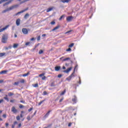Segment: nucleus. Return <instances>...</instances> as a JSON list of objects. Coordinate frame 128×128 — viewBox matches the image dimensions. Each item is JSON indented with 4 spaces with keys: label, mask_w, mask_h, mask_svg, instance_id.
<instances>
[{
    "label": "nucleus",
    "mask_w": 128,
    "mask_h": 128,
    "mask_svg": "<svg viewBox=\"0 0 128 128\" xmlns=\"http://www.w3.org/2000/svg\"><path fill=\"white\" fill-rule=\"evenodd\" d=\"M8 34H4L2 36V42H3V44H6V40H8Z\"/></svg>",
    "instance_id": "1"
},
{
    "label": "nucleus",
    "mask_w": 128,
    "mask_h": 128,
    "mask_svg": "<svg viewBox=\"0 0 128 128\" xmlns=\"http://www.w3.org/2000/svg\"><path fill=\"white\" fill-rule=\"evenodd\" d=\"M76 66L75 68H74V71L72 74L66 78V80H72V76H74V70H76Z\"/></svg>",
    "instance_id": "2"
},
{
    "label": "nucleus",
    "mask_w": 128,
    "mask_h": 128,
    "mask_svg": "<svg viewBox=\"0 0 128 128\" xmlns=\"http://www.w3.org/2000/svg\"><path fill=\"white\" fill-rule=\"evenodd\" d=\"M28 10V8H26L24 10H22V11H20L18 12H17L16 14H15V16H18L20 14H22V12H26V10Z\"/></svg>",
    "instance_id": "3"
},
{
    "label": "nucleus",
    "mask_w": 128,
    "mask_h": 128,
    "mask_svg": "<svg viewBox=\"0 0 128 128\" xmlns=\"http://www.w3.org/2000/svg\"><path fill=\"white\" fill-rule=\"evenodd\" d=\"M72 69V67H70L68 68L66 70H63V72H65L66 74H68Z\"/></svg>",
    "instance_id": "4"
},
{
    "label": "nucleus",
    "mask_w": 128,
    "mask_h": 128,
    "mask_svg": "<svg viewBox=\"0 0 128 128\" xmlns=\"http://www.w3.org/2000/svg\"><path fill=\"white\" fill-rule=\"evenodd\" d=\"M22 32H23L24 34H28V31L27 28H23L22 29Z\"/></svg>",
    "instance_id": "5"
},
{
    "label": "nucleus",
    "mask_w": 128,
    "mask_h": 128,
    "mask_svg": "<svg viewBox=\"0 0 128 128\" xmlns=\"http://www.w3.org/2000/svg\"><path fill=\"white\" fill-rule=\"evenodd\" d=\"M74 19V16H68L66 18L67 22H71Z\"/></svg>",
    "instance_id": "6"
},
{
    "label": "nucleus",
    "mask_w": 128,
    "mask_h": 128,
    "mask_svg": "<svg viewBox=\"0 0 128 128\" xmlns=\"http://www.w3.org/2000/svg\"><path fill=\"white\" fill-rule=\"evenodd\" d=\"M11 110H12V112H14V114H16V112H18V110L16 109L15 106H12V108Z\"/></svg>",
    "instance_id": "7"
},
{
    "label": "nucleus",
    "mask_w": 128,
    "mask_h": 128,
    "mask_svg": "<svg viewBox=\"0 0 128 128\" xmlns=\"http://www.w3.org/2000/svg\"><path fill=\"white\" fill-rule=\"evenodd\" d=\"M8 26H10V25H7L4 28L0 29V32H2L6 30H7Z\"/></svg>",
    "instance_id": "8"
},
{
    "label": "nucleus",
    "mask_w": 128,
    "mask_h": 128,
    "mask_svg": "<svg viewBox=\"0 0 128 128\" xmlns=\"http://www.w3.org/2000/svg\"><path fill=\"white\" fill-rule=\"evenodd\" d=\"M18 6V5H14L12 6H10L9 8H8V10L10 12V10H14V8H16Z\"/></svg>",
    "instance_id": "9"
},
{
    "label": "nucleus",
    "mask_w": 128,
    "mask_h": 128,
    "mask_svg": "<svg viewBox=\"0 0 128 128\" xmlns=\"http://www.w3.org/2000/svg\"><path fill=\"white\" fill-rule=\"evenodd\" d=\"M14 0H10L8 2H6L3 4V6H8V4H10L12 2H13Z\"/></svg>",
    "instance_id": "10"
},
{
    "label": "nucleus",
    "mask_w": 128,
    "mask_h": 128,
    "mask_svg": "<svg viewBox=\"0 0 128 128\" xmlns=\"http://www.w3.org/2000/svg\"><path fill=\"white\" fill-rule=\"evenodd\" d=\"M76 96H74V98L72 99V102H74V104H76Z\"/></svg>",
    "instance_id": "11"
},
{
    "label": "nucleus",
    "mask_w": 128,
    "mask_h": 128,
    "mask_svg": "<svg viewBox=\"0 0 128 128\" xmlns=\"http://www.w3.org/2000/svg\"><path fill=\"white\" fill-rule=\"evenodd\" d=\"M20 19L18 18L16 20V24L18 26H20Z\"/></svg>",
    "instance_id": "12"
},
{
    "label": "nucleus",
    "mask_w": 128,
    "mask_h": 128,
    "mask_svg": "<svg viewBox=\"0 0 128 128\" xmlns=\"http://www.w3.org/2000/svg\"><path fill=\"white\" fill-rule=\"evenodd\" d=\"M71 0H60V2H63V4H66V2L67 4L68 2H70Z\"/></svg>",
    "instance_id": "13"
},
{
    "label": "nucleus",
    "mask_w": 128,
    "mask_h": 128,
    "mask_svg": "<svg viewBox=\"0 0 128 128\" xmlns=\"http://www.w3.org/2000/svg\"><path fill=\"white\" fill-rule=\"evenodd\" d=\"M56 72H58L60 70V66H56L54 68Z\"/></svg>",
    "instance_id": "14"
},
{
    "label": "nucleus",
    "mask_w": 128,
    "mask_h": 128,
    "mask_svg": "<svg viewBox=\"0 0 128 128\" xmlns=\"http://www.w3.org/2000/svg\"><path fill=\"white\" fill-rule=\"evenodd\" d=\"M6 72H8V70H2L0 72V74H6Z\"/></svg>",
    "instance_id": "15"
},
{
    "label": "nucleus",
    "mask_w": 128,
    "mask_h": 128,
    "mask_svg": "<svg viewBox=\"0 0 128 128\" xmlns=\"http://www.w3.org/2000/svg\"><path fill=\"white\" fill-rule=\"evenodd\" d=\"M50 112H52V110H49L46 114L44 116V118H48V116H50Z\"/></svg>",
    "instance_id": "16"
},
{
    "label": "nucleus",
    "mask_w": 128,
    "mask_h": 128,
    "mask_svg": "<svg viewBox=\"0 0 128 128\" xmlns=\"http://www.w3.org/2000/svg\"><path fill=\"white\" fill-rule=\"evenodd\" d=\"M58 28H60V25H58V26H56L55 28H54L52 30L54 32V30H58Z\"/></svg>",
    "instance_id": "17"
},
{
    "label": "nucleus",
    "mask_w": 128,
    "mask_h": 128,
    "mask_svg": "<svg viewBox=\"0 0 128 128\" xmlns=\"http://www.w3.org/2000/svg\"><path fill=\"white\" fill-rule=\"evenodd\" d=\"M6 56V53H0V58H2V56Z\"/></svg>",
    "instance_id": "18"
},
{
    "label": "nucleus",
    "mask_w": 128,
    "mask_h": 128,
    "mask_svg": "<svg viewBox=\"0 0 128 128\" xmlns=\"http://www.w3.org/2000/svg\"><path fill=\"white\" fill-rule=\"evenodd\" d=\"M10 12V10H8V8L7 9H6L5 10H3L2 12V14H5V12Z\"/></svg>",
    "instance_id": "19"
},
{
    "label": "nucleus",
    "mask_w": 128,
    "mask_h": 128,
    "mask_svg": "<svg viewBox=\"0 0 128 128\" xmlns=\"http://www.w3.org/2000/svg\"><path fill=\"white\" fill-rule=\"evenodd\" d=\"M28 16H30V14H26L24 16V18L27 19Z\"/></svg>",
    "instance_id": "20"
},
{
    "label": "nucleus",
    "mask_w": 128,
    "mask_h": 128,
    "mask_svg": "<svg viewBox=\"0 0 128 128\" xmlns=\"http://www.w3.org/2000/svg\"><path fill=\"white\" fill-rule=\"evenodd\" d=\"M52 10V8H48L47 10H46V12H50Z\"/></svg>",
    "instance_id": "21"
},
{
    "label": "nucleus",
    "mask_w": 128,
    "mask_h": 128,
    "mask_svg": "<svg viewBox=\"0 0 128 128\" xmlns=\"http://www.w3.org/2000/svg\"><path fill=\"white\" fill-rule=\"evenodd\" d=\"M32 86H34V88H38V84H32Z\"/></svg>",
    "instance_id": "22"
},
{
    "label": "nucleus",
    "mask_w": 128,
    "mask_h": 128,
    "mask_svg": "<svg viewBox=\"0 0 128 128\" xmlns=\"http://www.w3.org/2000/svg\"><path fill=\"white\" fill-rule=\"evenodd\" d=\"M8 0H1L0 1V4H2V2H8Z\"/></svg>",
    "instance_id": "23"
},
{
    "label": "nucleus",
    "mask_w": 128,
    "mask_h": 128,
    "mask_svg": "<svg viewBox=\"0 0 128 128\" xmlns=\"http://www.w3.org/2000/svg\"><path fill=\"white\" fill-rule=\"evenodd\" d=\"M66 90H64L60 94V96H64V94H66Z\"/></svg>",
    "instance_id": "24"
},
{
    "label": "nucleus",
    "mask_w": 128,
    "mask_h": 128,
    "mask_svg": "<svg viewBox=\"0 0 128 128\" xmlns=\"http://www.w3.org/2000/svg\"><path fill=\"white\" fill-rule=\"evenodd\" d=\"M4 100H6L7 102H9L8 98V95H6V97H4Z\"/></svg>",
    "instance_id": "25"
},
{
    "label": "nucleus",
    "mask_w": 128,
    "mask_h": 128,
    "mask_svg": "<svg viewBox=\"0 0 128 128\" xmlns=\"http://www.w3.org/2000/svg\"><path fill=\"white\" fill-rule=\"evenodd\" d=\"M28 74H30V72H28L27 74H24L22 75V76H28Z\"/></svg>",
    "instance_id": "26"
},
{
    "label": "nucleus",
    "mask_w": 128,
    "mask_h": 128,
    "mask_svg": "<svg viewBox=\"0 0 128 128\" xmlns=\"http://www.w3.org/2000/svg\"><path fill=\"white\" fill-rule=\"evenodd\" d=\"M74 46V44L72 43L70 44V45L68 46V47H69V48H72V46Z\"/></svg>",
    "instance_id": "27"
},
{
    "label": "nucleus",
    "mask_w": 128,
    "mask_h": 128,
    "mask_svg": "<svg viewBox=\"0 0 128 128\" xmlns=\"http://www.w3.org/2000/svg\"><path fill=\"white\" fill-rule=\"evenodd\" d=\"M45 100H43L40 102L38 103V106H40V104H42V102H45Z\"/></svg>",
    "instance_id": "28"
},
{
    "label": "nucleus",
    "mask_w": 128,
    "mask_h": 128,
    "mask_svg": "<svg viewBox=\"0 0 128 128\" xmlns=\"http://www.w3.org/2000/svg\"><path fill=\"white\" fill-rule=\"evenodd\" d=\"M50 86H56V85L54 84V82H52L50 84Z\"/></svg>",
    "instance_id": "29"
},
{
    "label": "nucleus",
    "mask_w": 128,
    "mask_h": 128,
    "mask_svg": "<svg viewBox=\"0 0 128 128\" xmlns=\"http://www.w3.org/2000/svg\"><path fill=\"white\" fill-rule=\"evenodd\" d=\"M18 44H14L13 46V48H18Z\"/></svg>",
    "instance_id": "30"
},
{
    "label": "nucleus",
    "mask_w": 128,
    "mask_h": 128,
    "mask_svg": "<svg viewBox=\"0 0 128 128\" xmlns=\"http://www.w3.org/2000/svg\"><path fill=\"white\" fill-rule=\"evenodd\" d=\"M20 82L21 84H24V80L22 79L20 82Z\"/></svg>",
    "instance_id": "31"
},
{
    "label": "nucleus",
    "mask_w": 128,
    "mask_h": 128,
    "mask_svg": "<svg viewBox=\"0 0 128 128\" xmlns=\"http://www.w3.org/2000/svg\"><path fill=\"white\" fill-rule=\"evenodd\" d=\"M20 84V82H15L14 83V86H18V84Z\"/></svg>",
    "instance_id": "32"
},
{
    "label": "nucleus",
    "mask_w": 128,
    "mask_h": 128,
    "mask_svg": "<svg viewBox=\"0 0 128 128\" xmlns=\"http://www.w3.org/2000/svg\"><path fill=\"white\" fill-rule=\"evenodd\" d=\"M44 74H45L44 73H42V74H40L39 75V76H40V78H42V76H44Z\"/></svg>",
    "instance_id": "33"
},
{
    "label": "nucleus",
    "mask_w": 128,
    "mask_h": 128,
    "mask_svg": "<svg viewBox=\"0 0 128 128\" xmlns=\"http://www.w3.org/2000/svg\"><path fill=\"white\" fill-rule=\"evenodd\" d=\"M70 60V58H67L63 60V62H66V60Z\"/></svg>",
    "instance_id": "34"
},
{
    "label": "nucleus",
    "mask_w": 128,
    "mask_h": 128,
    "mask_svg": "<svg viewBox=\"0 0 128 128\" xmlns=\"http://www.w3.org/2000/svg\"><path fill=\"white\" fill-rule=\"evenodd\" d=\"M28 0H24L20 4H24V2H28Z\"/></svg>",
    "instance_id": "35"
},
{
    "label": "nucleus",
    "mask_w": 128,
    "mask_h": 128,
    "mask_svg": "<svg viewBox=\"0 0 128 128\" xmlns=\"http://www.w3.org/2000/svg\"><path fill=\"white\" fill-rule=\"evenodd\" d=\"M8 96H14V94L12 93V92H9L8 94Z\"/></svg>",
    "instance_id": "36"
},
{
    "label": "nucleus",
    "mask_w": 128,
    "mask_h": 128,
    "mask_svg": "<svg viewBox=\"0 0 128 128\" xmlns=\"http://www.w3.org/2000/svg\"><path fill=\"white\" fill-rule=\"evenodd\" d=\"M44 53V51L42 50H40L38 52L39 54H42Z\"/></svg>",
    "instance_id": "37"
},
{
    "label": "nucleus",
    "mask_w": 128,
    "mask_h": 128,
    "mask_svg": "<svg viewBox=\"0 0 128 128\" xmlns=\"http://www.w3.org/2000/svg\"><path fill=\"white\" fill-rule=\"evenodd\" d=\"M64 18V15H62L60 18H59L60 20H62V18Z\"/></svg>",
    "instance_id": "38"
},
{
    "label": "nucleus",
    "mask_w": 128,
    "mask_h": 128,
    "mask_svg": "<svg viewBox=\"0 0 128 128\" xmlns=\"http://www.w3.org/2000/svg\"><path fill=\"white\" fill-rule=\"evenodd\" d=\"M27 120H32V118H30V116H27Z\"/></svg>",
    "instance_id": "39"
},
{
    "label": "nucleus",
    "mask_w": 128,
    "mask_h": 128,
    "mask_svg": "<svg viewBox=\"0 0 128 128\" xmlns=\"http://www.w3.org/2000/svg\"><path fill=\"white\" fill-rule=\"evenodd\" d=\"M56 24V22L52 21L50 22V24L54 25Z\"/></svg>",
    "instance_id": "40"
},
{
    "label": "nucleus",
    "mask_w": 128,
    "mask_h": 128,
    "mask_svg": "<svg viewBox=\"0 0 128 128\" xmlns=\"http://www.w3.org/2000/svg\"><path fill=\"white\" fill-rule=\"evenodd\" d=\"M32 110V108H30V109L28 110V112H30Z\"/></svg>",
    "instance_id": "41"
},
{
    "label": "nucleus",
    "mask_w": 128,
    "mask_h": 128,
    "mask_svg": "<svg viewBox=\"0 0 128 128\" xmlns=\"http://www.w3.org/2000/svg\"><path fill=\"white\" fill-rule=\"evenodd\" d=\"M43 94L44 96H46L48 94V93L44 91L43 92Z\"/></svg>",
    "instance_id": "42"
},
{
    "label": "nucleus",
    "mask_w": 128,
    "mask_h": 128,
    "mask_svg": "<svg viewBox=\"0 0 128 128\" xmlns=\"http://www.w3.org/2000/svg\"><path fill=\"white\" fill-rule=\"evenodd\" d=\"M2 117L4 118H6V114H4L2 115Z\"/></svg>",
    "instance_id": "43"
},
{
    "label": "nucleus",
    "mask_w": 128,
    "mask_h": 128,
    "mask_svg": "<svg viewBox=\"0 0 128 128\" xmlns=\"http://www.w3.org/2000/svg\"><path fill=\"white\" fill-rule=\"evenodd\" d=\"M62 76V75L61 74H60L58 76V78H60Z\"/></svg>",
    "instance_id": "44"
},
{
    "label": "nucleus",
    "mask_w": 128,
    "mask_h": 128,
    "mask_svg": "<svg viewBox=\"0 0 128 128\" xmlns=\"http://www.w3.org/2000/svg\"><path fill=\"white\" fill-rule=\"evenodd\" d=\"M17 120H20V116H17L16 118Z\"/></svg>",
    "instance_id": "45"
},
{
    "label": "nucleus",
    "mask_w": 128,
    "mask_h": 128,
    "mask_svg": "<svg viewBox=\"0 0 128 128\" xmlns=\"http://www.w3.org/2000/svg\"><path fill=\"white\" fill-rule=\"evenodd\" d=\"M66 52H71L72 51V49L70 48H68V49H67L66 50Z\"/></svg>",
    "instance_id": "46"
},
{
    "label": "nucleus",
    "mask_w": 128,
    "mask_h": 128,
    "mask_svg": "<svg viewBox=\"0 0 128 128\" xmlns=\"http://www.w3.org/2000/svg\"><path fill=\"white\" fill-rule=\"evenodd\" d=\"M79 84H82V81L80 80V77H79Z\"/></svg>",
    "instance_id": "47"
},
{
    "label": "nucleus",
    "mask_w": 128,
    "mask_h": 128,
    "mask_svg": "<svg viewBox=\"0 0 128 128\" xmlns=\"http://www.w3.org/2000/svg\"><path fill=\"white\" fill-rule=\"evenodd\" d=\"M72 32V30H70L67 32H66V34H70V32Z\"/></svg>",
    "instance_id": "48"
},
{
    "label": "nucleus",
    "mask_w": 128,
    "mask_h": 128,
    "mask_svg": "<svg viewBox=\"0 0 128 128\" xmlns=\"http://www.w3.org/2000/svg\"><path fill=\"white\" fill-rule=\"evenodd\" d=\"M37 40H40V36H38L37 38Z\"/></svg>",
    "instance_id": "49"
},
{
    "label": "nucleus",
    "mask_w": 128,
    "mask_h": 128,
    "mask_svg": "<svg viewBox=\"0 0 128 128\" xmlns=\"http://www.w3.org/2000/svg\"><path fill=\"white\" fill-rule=\"evenodd\" d=\"M63 100H64V98H61V99L60 100L59 102H62Z\"/></svg>",
    "instance_id": "50"
},
{
    "label": "nucleus",
    "mask_w": 128,
    "mask_h": 128,
    "mask_svg": "<svg viewBox=\"0 0 128 128\" xmlns=\"http://www.w3.org/2000/svg\"><path fill=\"white\" fill-rule=\"evenodd\" d=\"M30 44V42H27L26 43V46H28Z\"/></svg>",
    "instance_id": "51"
},
{
    "label": "nucleus",
    "mask_w": 128,
    "mask_h": 128,
    "mask_svg": "<svg viewBox=\"0 0 128 128\" xmlns=\"http://www.w3.org/2000/svg\"><path fill=\"white\" fill-rule=\"evenodd\" d=\"M24 106L23 105H22V104H20V106H19V107H20V108H24Z\"/></svg>",
    "instance_id": "52"
},
{
    "label": "nucleus",
    "mask_w": 128,
    "mask_h": 128,
    "mask_svg": "<svg viewBox=\"0 0 128 128\" xmlns=\"http://www.w3.org/2000/svg\"><path fill=\"white\" fill-rule=\"evenodd\" d=\"M46 80V76H44L43 77H42V80Z\"/></svg>",
    "instance_id": "53"
},
{
    "label": "nucleus",
    "mask_w": 128,
    "mask_h": 128,
    "mask_svg": "<svg viewBox=\"0 0 128 128\" xmlns=\"http://www.w3.org/2000/svg\"><path fill=\"white\" fill-rule=\"evenodd\" d=\"M2 102H4V100L3 99H1L0 100V104H2Z\"/></svg>",
    "instance_id": "54"
},
{
    "label": "nucleus",
    "mask_w": 128,
    "mask_h": 128,
    "mask_svg": "<svg viewBox=\"0 0 128 128\" xmlns=\"http://www.w3.org/2000/svg\"><path fill=\"white\" fill-rule=\"evenodd\" d=\"M12 48V45H10L8 47V48L10 49Z\"/></svg>",
    "instance_id": "55"
},
{
    "label": "nucleus",
    "mask_w": 128,
    "mask_h": 128,
    "mask_svg": "<svg viewBox=\"0 0 128 128\" xmlns=\"http://www.w3.org/2000/svg\"><path fill=\"white\" fill-rule=\"evenodd\" d=\"M20 102H22V104H24V102H26L24 100H20Z\"/></svg>",
    "instance_id": "56"
},
{
    "label": "nucleus",
    "mask_w": 128,
    "mask_h": 128,
    "mask_svg": "<svg viewBox=\"0 0 128 128\" xmlns=\"http://www.w3.org/2000/svg\"><path fill=\"white\" fill-rule=\"evenodd\" d=\"M4 82V80H0V84H2Z\"/></svg>",
    "instance_id": "57"
},
{
    "label": "nucleus",
    "mask_w": 128,
    "mask_h": 128,
    "mask_svg": "<svg viewBox=\"0 0 128 128\" xmlns=\"http://www.w3.org/2000/svg\"><path fill=\"white\" fill-rule=\"evenodd\" d=\"M72 126V123H69L68 124V126Z\"/></svg>",
    "instance_id": "58"
},
{
    "label": "nucleus",
    "mask_w": 128,
    "mask_h": 128,
    "mask_svg": "<svg viewBox=\"0 0 128 128\" xmlns=\"http://www.w3.org/2000/svg\"><path fill=\"white\" fill-rule=\"evenodd\" d=\"M14 38H18V36L16 34H14Z\"/></svg>",
    "instance_id": "59"
},
{
    "label": "nucleus",
    "mask_w": 128,
    "mask_h": 128,
    "mask_svg": "<svg viewBox=\"0 0 128 128\" xmlns=\"http://www.w3.org/2000/svg\"><path fill=\"white\" fill-rule=\"evenodd\" d=\"M6 126H8V123L6 124Z\"/></svg>",
    "instance_id": "60"
},
{
    "label": "nucleus",
    "mask_w": 128,
    "mask_h": 128,
    "mask_svg": "<svg viewBox=\"0 0 128 128\" xmlns=\"http://www.w3.org/2000/svg\"><path fill=\"white\" fill-rule=\"evenodd\" d=\"M14 102V100H10V102Z\"/></svg>",
    "instance_id": "61"
},
{
    "label": "nucleus",
    "mask_w": 128,
    "mask_h": 128,
    "mask_svg": "<svg viewBox=\"0 0 128 128\" xmlns=\"http://www.w3.org/2000/svg\"><path fill=\"white\" fill-rule=\"evenodd\" d=\"M5 50H8V47H5Z\"/></svg>",
    "instance_id": "62"
},
{
    "label": "nucleus",
    "mask_w": 128,
    "mask_h": 128,
    "mask_svg": "<svg viewBox=\"0 0 128 128\" xmlns=\"http://www.w3.org/2000/svg\"><path fill=\"white\" fill-rule=\"evenodd\" d=\"M62 70H66V66H62Z\"/></svg>",
    "instance_id": "63"
},
{
    "label": "nucleus",
    "mask_w": 128,
    "mask_h": 128,
    "mask_svg": "<svg viewBox=\"0 0 128 128\" xmlns=\"http://www.w3.org/2000/svg\"><path fill=\"white\" fill-rule=\"evenodd\" d=\"M14 126H15L14 124H12V128H14Z\"/></svg>",
    "instance_id": "64"
}]
</instances>
